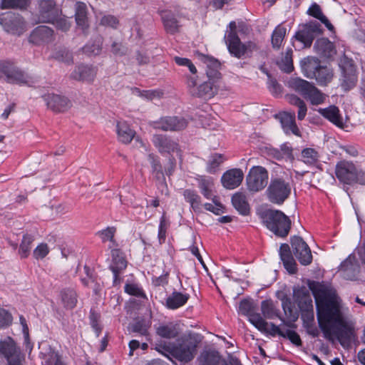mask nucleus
<instances>
[{
  "instance_id": "5",
  "label": "nucleus",
  "mask_w": 365,
  "mask_h": 365,
  "mask_svg": "<svg viewBox=\"0 0 365 365\" xmlns=\"http://www.w3.org/2000/svg\"><path fill=\"white\" fill-rule=\"evenodd\" d=\"M205 63L208 67H212L207 71V76L208 81L204 82L197 89L191 91L193 96L204 98H211L217 92V82L220 78V73L218 72L217 68L220 67L218 61L212 58H207Z\"/></svg>"
},
{
  "instance_id": "61",
  "label": "nucleus",
  "mask_w": 365,
  "mask_h": 365,
  "mask_svg": "<svg viewBox=\"0 0 365 365\" xmlns=\"http://www.w3.org/2000/svg\"><path fill=\"white\" fill-rule=\"evenodd\" d=\"M11 322V314L7 310L0 309V329L9 326Z\"/></svg>"
},
{
  "instance_id": "30",
  "label": "nucleus",
  "mask_w": 365,
  "mask_h": 365,
  "mask_svg": "<svg viewBox=\"0 0 365 365\" xmlns=\"http://www.w3.org/2000/svg\"><path fill=\"white\" fill-rule=\"evenodd\" d=\"M118 140L123 143H129L135 136V132L125 121H118L116 125Z\"/></svg>"
},
{
  "instance_id": "33",
  "label": "nucleus",
  "mask_w": 365,
  "mask_h": 365,
  "mask_svg": "<svg viewBox=\"0 0 365 365\" xmlns=\"http://www.w3.org/2000/svg\"><path fill=\"white\" fill-rule=\"evenodd\" d=\"M319 113L329 121L339 127L343 125L342 119L339 115V110L337 107L331 106L327 108H320Z\"/></svg>"
},
{
  "instance_id": "29",
  "label": "nucleus",
  "mask_w": 365,
  "mask_h": 365,
  "mask_svg": "<svg viewBox=\"0 0 365 365\" xmlns=\"http://www.w3.org/2000/svg\"><path fill=\"white\" fill-rule=\"evenodd\" d=\"M282 128L286 133H292L296 135H299V129L295 123L294 113H282L279 115Z\"/></svg>"
},
{
  "instance_id": "4",
  "label": "nucleus",
  "mask_w": 365,
  "mask_h": 365,
  "mask_svg": "<svg viewBox=\"0 0 365 365\" xmlns=\"http://www.w3.org/2000/svg\"><path fill=\"white\" fill-rule=\"evenodd\" d=\"M265 226L276 235L286 237L291 228V220L282 211L267 210L261 215Z\"/></svg>"
},
{
  "instance_id": "43",
  "label": "nucleus",
  "mask_w": 365,
  "mask_h": 365,
  "mask_svg": "<svg viewBox=\"0 0 365 365\" xmlns=\"http://www.w3.org/2000/svg\"><path fill=\"white\" fill-rule=\"evenodd\" d=\"M304 98L309 101L312 105L317 106L325 101L326 96L313 85Z\"/></svg>"
},
{
  "instance_id": "27",
  "label": "nucleus",
  "mask_w": 365,
  "mask_h": 365,
  "mask_svg": "<svg viewBox=\"0 0 365 365\" xmlns=\"http://www.w3.org/2000/svg\"><path fill=\"white\" fill-rule=\"evenodd\" d=\"M190 294L174 291L165 300V307L169 309H177L184 306L188 299Z\"/></svg>"
},
{
  "instance_id": "32",
  "label": "nucleus",
  "mask_w": 365,
  "mask_h": 365,
  "mask_svg": "<svg viewBox=\"0 0 365 365\" xmlns=\"http://www.w3.org/2000/svg\"><path fill=\"white\" fill-rule=\"evenodd\" d=\"M41 354L42 365H65L61 356L51 348L47 349L45 351L41 352Z\"/></svg>"
},
{
  "instance_id": "12",
  "label": "nucleus",
  "mask_w": 365,
  "mask_h": 365,
  "mask_svg": "<svg viewBox=\"0 0 365 365\" xmlns=\"http://www.w3.org/2000/svg\"><path fill=\"white\" fill-rule=\"evenodd\" d=\"M267 192L268 197L271 202L282 204L289 195L291 187L284 180L276 179L271 182Z\"/></svg>"
},
{
  "instance_id": "53",
  "label": "nucleus",
  "mask_w": 365,
  "mask_h": 365,
  "mask_svg": "<svg viewBox=\"0 0 365 365\" xmlns=\"http://www.w3.org/2000/svg\"><path fill=\"white\" fill-rule=\"evenodd\" d=\"M269 334L272 335H275V334H278L284 337L288 338L294 344H295L297 346L301 345V339H300L299 336L295 331H294L292 330L287 329L285 331H283V330H281L278 327L277 331H276L274 333H269Z\"/></svg>"
},
{
  "instance_id": "52",
  "label": "nucleus",
  "mask_w": 365,
  "mask_h": 365,
  "mask_svg": "<svg viewBox=\"0 0 365 365\" xmlns=\"http://www.w3.org/2000/svg\"><path fill=\"white\" fill-rule=\"evenodd\" d=\"M219 359L218 354L215 351H205L200 356V361L203 365H217Z\"/></svg>"
},
{
  "instance_id": "16",
  "label": "nucleus",
  "mask_w": 365,
  "mask_h": 365,
  "mask_svg": "<svg viewBox=\"0 0 365 365\" xmlns=\"http://www.w3.org/2000/svg\"><path fill=\"white\" fill-rule=\"evenodd\" d=\"M61 9L53 0H41L38 4V22L51 23L61 14Z\"/></svg>"
},
{
  "instance_id": "60",
  "label": "nucleus",
  "mask_w": 365,
  "mask_h": 365,
  "mask_svg": "<svg viewBox=\"0 0 365 365\" xmlns=\"http://www.w3.org/2000/svg\"><path fill=\"white\" fill-rule=\"evenodd\" d=\"M211 199L212 200L213 204L205 203L204 205L205 208L207 210L210 211L215 215H220L221 212H223L222 211V209H223L222 205L220 204V202H219V200L216 196H214Z\"/></svg>"
},
{
  "instance_id": "55",
  "label": "nucleus",
  "mask_w": 365,
  "mask_h": 365,
  "mask_svg": "<svg viewBox=\"0 0 365 365\" xmlns=\"http://www.w3.org/2000/svg\"><path fill=\"white\" fill-rule=\"evenodd\" d=\"M125 292L130 295L138 298L146 299L145 294L143 289L136 284H127L125 286Z\"/></svg>"
},
{
  "instance_id": "51",
  "label": "nucleus",
  "mask_w": 365,
  "mask_h": 365,
  "mask_svg": "<svg viewBox=\"0 0 365 365\" xmlns=\"http://www.w3.org/2000/svg\"><path fill=\"white\" fill-rule=\"evenodd\" d=\"M185 200L190 203L194 210H199L200 207V197L193 190H186L184 191Z\"/></svg>"
},
{
  "instance_id": "45",
  "label": "nucleus",
  "mask_w": 365,
  "mask_h": 365,
  "mask_svg": "<svg viewBox=\"0 0 365 365\" xmlns=\"http://www.w3.org/2000/svg\"><path fill=\"white\" fill-rule=\"evenodd\" d=\"M199 187L202 194L207 199H211L214 197L212 195L213 180L211 178L202 177L199 180Z\"/></svg>"
},
{
  "instance_id": "35",
  "label": "nucleus",
  "mask_w": 365,
  "mask_h": 365,
  "mask_svg": "<svg viewBox=\"0 0 365 365\" xmlns=\"http://www.w3.org/2000/svg\"><path fill=\"white\" fill-rule=\"evenodd\" d=\"M83 273L86 276L81 277L83 284L86 287H91L93 289V292L98 294L101 289V285L97 282L93 275V270L89 267L85 265L83 267Z\"/></svg>"
},
{
  "instance_id": "38",
  "label": "nucleus",
  "mask_w": 365,
  "mask_h": 365,
  "mask_svg": "<svg viewBox=\"0 0 365 365\" xmlns=\"http://www.w3.org/2000/svg\"><path fill=\"white\" fill-rule=\"evenodd\" d=\"M299 308L302 312V317L307 322L314 320L312 300L309 297H304V301L299 302Z\"/></svg>"
},
{
  "instance_id": "10",
  "label": "nucleus",
  "mask_w": 365,
  "mask_h": 365,
  "mask_svg": "<svg viewBox=\"0 0 365 365\" xmlns=\"http://www.w3.org/2000/svg\"><path fill=\"white\" fill-rule=\"evenodd\" d=\"M320 32V25L316 21H312L300 25L294 38L302 44V48H309L317 35Z\"/></svg>"
},
{
  "instance_id": "47",
  "label": "nucleus",
  "mask_w": 365,
  "mask_h": 365,
  "mask_svg": "<svg viewBox=\"0 0 365 365\" xmlns=\"http://www.w3.org/2000/svg\"><path fill=\"white\" fill-rule=\"evenodd\" d=\"M116 232V229L114 227H108L107 228L98 232L97 235L101 239L103 242L109 241L110 245V248H113L116 246L115 241L114 240V235Z\"/></svg>"
},
{
  "instance_id": "15",
  "label": "nucleus",
  "mask_w": 365,
  "mask_h": 365,
  "mask_svg": "<svg viewBox=\"0 0 365 365\" xmlns=\"http://www.w3.org/2000/svg\"><path fill=\"white\" fill-rule=\"evenodd\" d=\"M291 245L296 258L302 265L311 264L312 261L311 250L302 237L298 236L292 237Z\"/></svg>"
},
{
  "instance_id": "41",
  "label": "nucleus",
  "mask_w": 365,
  "mask_h": 365,
  "mask_svg": "<svg viewBox=\"0 0 365 365\" xmlns=\"http://www.w3.org/2000/svg\"><path fill=\"white\" fill-rule=\"evenodd\" d=\"M287 29L282 25H278L273 31L271 38L272 45L274 48L279 49L286 35Z\"/></svg>"
},
{
  "instance_id": "46",
  "label": "nucleus",
  "mask_w": 365,
  "mask_h": 365,
  "mask_svg": "<svg viewBox=\"0 0 365 365\" xmlns=\"http://www.w3.org/2000/svg\"><path fill=\"white\" fill-rule=\"evenodd\" d=\"M151 322L150 317L136 320L131 326L133 332L138 333L140 335L147 336L148 329L150 327Z\"/></svg>"
},
{
  "instance_id": "2",
  "label": "nucleus",
  "mask_w": 365,
  "mask_h": 365,
  "mask_svg": "<svg viewBox=\"0 0 365 365\" xmlns=\"http://www.w3.org/2000/svg\"><path fill=\"white\" fill-rule=\"evenodd\" d=\"M197 344V341L191 335L184 339L178 346L170 342L161 341V355L168 359L174 357L179 361L188 362L194 358Z\"/></svg>"
},
{
  "instance_id": "54",
  "label": "nucleus",
  "mask_w": 365,
  "mask_h": 365,
  "mask_svg": "<svg viewBox=\"0 0 365 365\" xmlns=\"http://www.w3.org/2000/svg\"><path fill=\"white\" fill-rule=\"evenodd\" d=\"M50 24L54 25L57 29L61 31H67L71 26V22L65 16H62L61 13Z\"/></svg>"
},
{
  "instance_id": "50",
  "label": "nucleus",
  "mask_w": 365,
  "mask_h": 365,
  "mask_svg": "<svg viewBox=\"0 0 365 365\" xmlns=\"http://www.w3.org/2000/svg\"><path fill=\"white\" fill-rule=\"evenodd\" d=\"M261 311L265 318L273 319L278 317L277 311L271 301H263L261 304Z\"/></svg>"
},
{
  "instance_id": "58",
  "label": "nucleus",
  "mask_w": 365,
  "mask_h": 365,
  "mask_svg": "<svg viewBox=\"0 0 365 365\" xmlns=\"http://www.w3.org/2000/svg\"><path fill=\"white\" fill-rule=\"evenodd\" d=\"M28 0H1L2 9L24 8L26 6Z\"/></svg>"
},
{
  "instance_id": "23",
  "label": "nucleus",
  "mask_w": 365,
  "mask_h": 365,
  "mask_svg": "<svg viewBox=\"0 0 365 365\" xmlns=\"http://www.w3.org/2000/svg\"><path fill=\"white\" fill-rule=\"evenodd\" d=\"M317 54L326 58H330L336 54V48L332 42L326 38H319L314 45Z\"/></svg>"
},
{
  "instance_id": "20",
  "label": "nucleus",
  "mask_w": 365,
  "mask_h": 365,
  "mask_svg": "<svg viewBox=\"0 0 365 365\" xmlns=\"http://www.w3.org/2000/svg\"><path fill=\"white\" fill-rule=\"evenodd\" d=\"M75 20L77 26L83 32L87 33L89 28L88 8L85 3L78 1L75 4Z\"/></svg>"
},
{
  "instance_id": "19",
  "label": "nucleus",
  "mask_w": 365,
  "mask_h": 365,
  "mask_svg": "<svg viewBox=\"0 0 365 365\" xmlns=\"http://www.w3.org/2000/svg\"><path fill=\"white\" fill-rule=\"evenodd\" d=\"M178 144L176 142L165 139L161 141V154L168 158L169 165L166 168L168 175H170L175 167V158L171 153H178Z\"/></svg>"
},
{
  "instance_id": "59",
  "label": "nucleus",
  "mask_w": 365,
  "mask_h": 365,
  "mask_svg": "<svg viewBox=\"0 0 365 365\" xmlns=\"http://www.w3.org/2000/svg\"><path fill=\"white\" fill-rule=\"evenodd\" d=\"M101 38H98L92 44L88 43L83 47V52L88 54L97 55L101 50Z\"/></svg>"
},
{
  "instance_id": "11",
  "label": "nucleus",
  "mask_w": 365,
  "mask_h": 365,
  "mask_svg": "<svg viewBox=\"0 0 365 365\" xmlns=\"http://www.w3.org/2000/svg\"><path fill=\"white\" fill-rule=\"evenodd\" d=\"M268 173L265 168L261 166L252 168L247 176V188L252 192L262 190L267 184Z\"/></svg>"
},
{
  "instance_id": "22",
  "label": "nucleus",
  "mask_w": 365,
  "mask_h": 365,
  "mask_svg": "<svg viewBox=\"0 0 365 365\" xmlns=\"http://www.w3.org/2000/svg\"><path fill=\"white\" fill-rule=\"evenodd\" d=\"M53 31L47 26H39L31 34L29 41L35 44L46 43L52 39Z\"/></svg>"
},
{
  "instance_id": "39",
  "label": "nucleus",
  "mask_w": 365,
  "mask_h": 365,
  "mask_svg": "<svg viewBox=\"0 0 365 365\" xmlns=\"http://www.w3.org/2000/svg\"><path fill=\"white\" fill-rule=\"evenodd\" d=\"M162 18L163 19L165 29L168 33L173 34L178 31L179 24L173 14L165 12Z\"/></svg>"
},
{
  "instance_id": "25",
  "label": "nucleus",
  "mask_w": 365,
  "mask_h": 365,
  "mask_svg": "<svg viewBox=\"0 0 365 365\" xmlns=\"http://www.w3.org/2000/svg\"><path fill=\"white\" fill-rule=\"evenodd\" d=\"M287 85L289 88L298 93L304 98L313 86L312 83L299 77L290 78L287 81Z\"/></svg>"
},
{
  "instance_id": "26",
  "label": "nucleus",
  "mask_w": 365,
  "mask_h": 365,
  "mask_svg": "<svg viewBox=\"0 0 365 365\" xmlns=\"http://www.w3.org/2000/svg\"><path fill=\"white\" fill-rule=\"evenodd\" d=\"M279 255L285 269L291 274L295 273L297 264L287 244H282L279 248Z\"/></svg>"
},
{
  "instance_id": "56",
  "label": "nucleus",
  "mask_w": 365,
  "mask_h": 365,
  "mask_svg": "<svg viewBox=\"0 0 365 365\" xmlns=\"http://www.w3.org/2000/svg\"><path fill=\"white\" fill-rule=\"evenodd\" d=\"M99 24L100 25L103 26H108L112 29H117L119 24V21L118 18L115 16L110 14H105L101 18Z\"/></svg>"
},
{
  "instance_id": "57",
  "label": "nucleus",
  "mask_w": 365,
  "mask_h": 365,
  "mask_svg": "<svg viewBox=\"0 0 365 365\" xmlns=\"http://www.w3.org/2000/svg\"><path fill=\"white\" fill-rule=\"evenodd\" d=\"M178 335V331L175 324L170 323L169 324L161 326V337L175 338Z\"/></svg>"
},
{
  "instance_id": "8",
  "label": "nucleus",
  "mask_w": 365,
  "mask_h": 365,
  "mask_svg": "<svg viewBox=\"0 0 365 365\" xmlns=\"http://www.w3.org/2000/svg\"><path fill=\"white\" fill-rule=\"evenodd\" d=\"M0 355L6 359L7 365H21L24 360L20 347L10 336L0 340Z\"/></svg>"
},
{
  "instance_id": "64",
  "label": "nucleus",
  "mask_w": 365,
  "mask_h": 365,
  "mask_svg": "<svg viewBox=\"0 0 365 365\" xmlns=\"http://www.w3.org/2000/svg\"><path fill=\"white\" fill-rule=\"evenodd\" d=\"M149 161L153 168V175L155 178L158 179L160 170L158 168V158H155L152 154L149 155Z\"/></svg>"
},
{
  "instance_id": "21",
  "label": "nucleus",
  "mask_w": 365,
  "mask_h": 365,
  "mask_svg": "<svg viewBox=\"0 0 365 365\" xmlns=\"http://www.w3.org/2000/svg\"><path fill=\"white\" fill-rule=\"evenodd\" d=\"M187 125V121L178 116H165L161 118V130L165 131H180Z\"/></svg>"
},
{
  "instance_id": "18",
  "label": "nucleus",
  "mask_w": 365,
  "mask_h": 365,
  "mask_svg": "<svg viewBox=\"0 0 365 365\" xmlns=\"http://www.w3.org/2000/svg\"><path fill=\"white\" fill-rule=\"evenodd\" d=\"M243 177L244 173L240 169H231L222 176V184L227 189H235L241 184Z\"/></svg>"
},
{
  "instance_id": "13",
  "label": "nucleus",
  "mask_w": 365,
  "mask_h": 365,
  "mask_svg": "<svg viewBox=\"0 0 365 365\" xmlns=\"http://www.w3.org/2000/svg\"><path fill=\"white\" fill-rule=\"evenodd\" d=\"M0 71L7 82L17 84H30V77L9 62L0 63Z\"/></svg>"
},
{
  "instance_id": "44",
  "label": "nucleus",
  "mask_w": 365,
  "mask_h": 365,
  "mask_svg": "<svg viewBox=\"0 0 365 365\" xmlns=\"http://www.w3.org/2000/svg\"><path fill=\"white\" fill-rule=\"evenodd\" d=\"M225 159L222 154L214 153L211 155L207 161V171L210 173H215Z\"/></svg>"
},
{
  "instance_id": "3",
  "label": "nucleus",
  "mask_w": 365,
  "mask_h": 365,
  "mask_svg": "<svg viewBox=\"0 0 365 365\" xmlns=\"http://www.w3.org/2000/svg\"><path fill=\"white\" fill-rule=\"evenodd\" d=\"M224 39L230 54L237 58L248 56L252 52L259 49L257 43L254 41L242 43L240 41L238 34H237L236 22L234 21L229 24Z\"/></svg>"
},
{
  "instance_id": "7",
  "label": "nucleus",
  "mask_w": 365,
  "mask_h": 365,
  "mask_svg": "<svg viewBox=\"0 0 365 365\" xmlns=\"http://www.w3.org/2000/svg\"><path fill=\"white\" fill-rule=\"evenodd\" d=\"M239 312L247 316L249 322L262 332L274 333L278 331L277 326L267 323L259 314L253 312L252 304L248 300L241 301L239 305Z\"/></svg>"
},
{
  "instance_id": "37",
  "label": "nucleus",
  "mask_w": 365,
  "mask_h": 365,
  "mask_svg": "<svg viewBox=\"0 0 365 365\" xmlns=\"http://www.w3.org/2000/svg\"><path fill=\"white\" fill-rule=\"evenodd\" d=\"M307 14L319 20L322 24L325 25V26L330 31H332L334 29V26L332 24L329 22L328 19L326 17L325 15H324L321 7L319 4L317 3H313L309 9L307 10Z\"/></svg>"
},
{
  "instance_id": "14",
  "label": "nucleus",
  "mask_w": 365,
  "mask_h": 365,
  "mask_svg": "<svg viewBox=\"0 0 365 365\" xmlns=\"http://www.w3.org/2000/svg\"><path fill=\"white\" fill-rule=\"evenodd\" d=\"M0 24L6 32L13 34L20 35L26 29L23 18L13 12H8L0 16Z\"/></svg>"
},
{
  "instance_id": "48",
  "label": "nucleus",
  "mask_w": 365,
  "mask_h": 365,
  "mask_svg": "<svg viewBox=\"0 0 365 365\" xmlns=\"http://www.w3.org/2000/svg\"><path fill=\"white\" fill-rule=\"evenodd\" d=\"M279 68L286 73H290L293 70L292 50L288 49L278 61Z\"/></svg>"
},
{
  "instance_id": "42",
  "label": "nucleus",
  "mask_w": 365,
  "mask_h": 365,
  "mask_svg": "<svg viewBox=\"0 0 365 365\" xmlns=\"http://www.w3.org/2000/svg\"><path fill=\"white\" fill-rule=\"evenodd\" d=\"M61 301L64 306L68 309H73L77 303L76 292L71 289H63L61 293Z\"/></svg>"
},
{
  "instance_id": "24",
  "label": "nucleus",
  "mask_w": 365,
  "mask_h": 365,
  "mask_svg": "<svg viewBox=\"0 0 365 365\" xmlns=\"http://www.w3.org/2000/svg\"><path fill=\"white\" fill-rule=\"evenodd\" d=\"M96 75L95 68L88 65H80L71 73V78L77 81L91 82Z\"/></svg>"
},
{
  "instance_id": "36",
  "label": "nucleus",
  "mask_w": 365,
  "mask_h": 365,
  "mask_svg": "<svg viewBox=\"0 0 365 365\" xmlns=\"http://www.w3.org/2000/svg\"><path fill=\"white\" fill-rule=\"evenodd\" d=\"M232 203L234 207L243 215H248L250 212L249 204L246 197L241 192H237L232 197Z\"/></svg>"
},
{
  "instance_id": "49",
  "label": "nucleus",
  "mask_w": 365,
  "mask_h": 365,
  "mask_svg": "<svg viewBox=\"0 0 365 365\" xmlns=\"http://www.w3.org/2000/svg\"><path fill=\"white\" fill-rule=\"evenodd\" d=\"M34 241V237L29 235H25L23 237V240L20 244L19 253L22 258H26L31 250V245Z\"/></svg>"
},
{
  "instance_id": "31",
  "label": "nucleus",
  "mask_w": 365,
  "mask_h": 365,
  "mask_svg": "<svg viewBox=\"0 0 365 365\" xmlns=\"http://www.w3.org/2000/svg\"><path fill=\"white\" fill-rule=\"evenodd\" d=\"M112 256H113V264L110 267V269L114 275V283L117 282L118 273L125 269L127 266V262L125 258L119 255V251L118 250H112Z\"/></svg>"
},
{
  "instance_id": "40",
  "label": "nucleus",
  "mask_w": 365,
  "mask_h": 365,
  "mask_svg": "<svg viewBox=\"0 0 365 365\" xmlns=\"http://www.w3.org/2000/svg\"><path fill=\"white\" fill-rule=\"evenodd\" d=\"M314 75L319 84L326 85L331 81L333 78V71L327 66H320L317 70Z\"/></svg>"
},
{
  "instance_id": "34",
  "label": "nucleus",
  "mask_w": 365,
  "mask_h": 365,
  "mask_svg": "<svg viewBox=\"0 0 365 365\" xmlns=\"http://www.w3.org/2000/svg\"><path fill=\"white\" fill-rule=\"evenodd\" d=\"M319 158V154L317 150L312 148H307L302 150L298 161H301L307 165L312 166L315 165Z\"/></svg>"
},
{
  "instance_id": "63",
  "label": "nucleus",
  "mask_w": 365,
  "mask_h": 365,
  "mask_svg": "<svg viewBox=\"0 0 365 365\" xmlns=\"http://www.w3.org/2000/svg\"><path fill=\"white\" fill-rule=\"evenodd\" d=\"M111 51L113 54L123 56L127 53V48L121 43L114 41L111 45Z\"/></svg>"
},
{
  "instance_id": "6",
  "label": "nucleus",
  "mask_w": 365,
  "mask_h": 365,
  "mask_svg": "<svg viewBox=\"0 0 365 365\" xmlns=\"http://www.w3.org/2000/svg\"><path fill=\"white\" fill-rule=\"evenodd\" d=\"M335 174L338 180L344 184L350 185L357 182L365 185V170L359 172L351 162L346 160L339 162L336 165Z\"/></svg>"
},
{
  "instance_id": "28",
  "label": "nucleus",
  "mask_w": 365,
  "mask_h": 365,
  "mask_svg": "<svg viewBox=\"0 0 365 365\" xmlns=\"http://www.w3.org/2000/svg\"><path fill=\"white\" fill-rule=\"evenodd\" d=\"M341 270L344 272V277L348 279H353L359 272V265L354 256H349L341 264Z\"/></svg>"
},
{
  "instance_id": "1",
  "label": "nucleus",
  "mask_w": 365,
  "mask_h": 365,
  "mask_svg": "<svg viewBox=\"0 0 365 365\" xmlns=\"http://www.w3.org/2000/svg\"><path fill=\"white\" fill-rule=\"evenodd\" d=\"M319 326L328 339L336 337L339 341L350 339L352 329L345 322L339 309L335 290L318 284L313 289Z\"/></svg>"
},
{
  "instance_id": "17",
  "label": "nucleus",
  "mask_w": 365,
  "mask_h": 365,
  "mask_svg": "<svg viewBox=\"0 0 365 365\" xmlns=\"http://www.w3.org/2000/svg\"><path fill=\"white\" fill-rule=\"evenodd\" d=\"M48 107L55 112H63L71 106L70 101L59 95L48 93L44 96Z\"/></svg>"
},
{
  "instance_id": "62",
  "label": "nucleus",
  "mask_w": 365,
  "mask_h": 365,
  "mask_svg": "<svg viewBox=\"0 0 365 365\" xmlns=\"http://www.w3.org/2000/svg\"><path fill=\"white\" fill-rule=\"evenodd\" d=\"M48 252V245L45 243H41L34 250V257L37 259H43Z\"/></svg>"
},
{
  "instance_id": "9",
  "label": "nucleus",
  "mask_w": 365,
  "mask_h": 365,
  "mask_svg": "<svg viewBox=\"0 0 365 365\" xmlns=\"http://www.w3.org/2000/svg\"><path fill=\"white\" fill-rule=\"evenodd\" d=\"M339 67L341 72L340 85L344 91H349L356 86L358 80L356 68L353 61L346 57L341 58Z\"/></svg>"
}]
</instances>
